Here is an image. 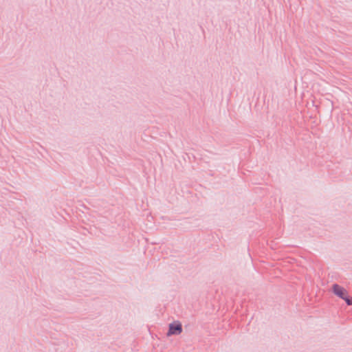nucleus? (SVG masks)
<instances>
[{"label":"nucleus","mask_w":352,"mask_h":352,"mask_svg":"<svg viewBox=\"0 0 352 352\" xmlns=\"http://www.w3.org/2000/svg\"><path fill=\"white\" fill-rule=\"evenodd\" d=\"M182 331V324L180 323H174L169 325V330L167 336L178 335Z\"/></svg>","instance_id":"nucleus-2"},{"label":"nucleus","mask_w":352,"mask_h":352,"mask_svg":"<svg viewBox=\"0 0 352 352\" xmlns=\"http://www.w3.org/2000/svg\"><path fill=\"white\" fill-rule=\"evenodd\" d=\"M333 291L336 295L344 299L347 305H352L351 299L349 298L346 291L338 285H334L333 286Z\"/></svg>","instance_id":"nucleus-1"}]
</instances>
